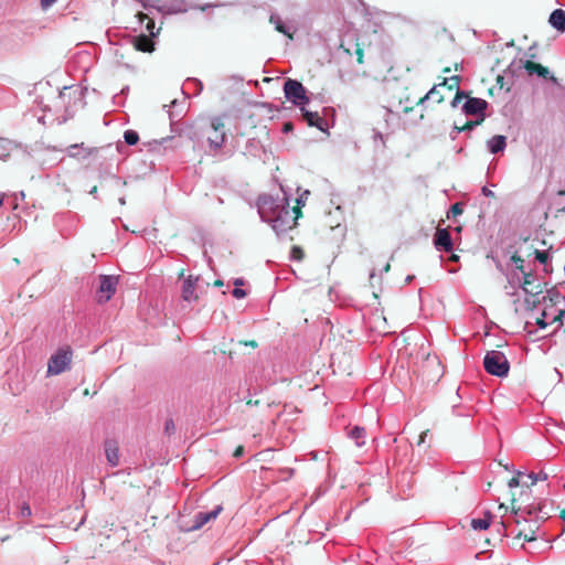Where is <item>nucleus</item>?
Masks as SVG:
<instances>
[{
	"label": "nucleus",
	"instance_id": "f257e3e1",
	"mask_svg": "<svg viewBox=\"0 0 565 565\" xmlns=\"http://www.w3.org/2000/svg\"><path fill=\"white\" fill-rule=\"evenodd\" d=\"M308 190L297 199V206L290 207L289 196L285 191L281 196L262 194L257 200L258 214L262 221L270 224L277 236H280L296 226L301 215L300 205H305Z\"/></svg>",
	"mask_w": 565,
	"mask_h": 565
},
{
	"label": "nucleus",
	"instance_id": "f03ea898",
	"mask_svg": "<svg viewBox=\"0 0 565 565\" xmlns=\"http://www.w3.org/2000/svg\"><path fill=\"white\" fill-rule=\"evenodd\" d=\"M483 367L490 375L505 377L510 371V362L503 352L491 350L483 358Z\"/></svg>",
	"mask_w": 565,
	"mask_h": 565
},
{
	"label": "nucleus",
	"instance_id": "7ed1b4c3",
	"mask_svg": "<svg viewBox=\"0 0 565 565\" xmlns=\"http://www.w3.org/2000/svg\"><path fill=\"white\" fill-rule=\"evenodd\" d=\"M285 97L297 107L306 106L309 103L305 86L297 79L288 78L284 84Z\"/></svg>",
	"mask_w": 565,
	"mask_h": 565
},
{
	"label": "nucleus",
	"instance_id": "20e7f679",
	"mask_svg": "<svg viewBox=\"0 0 565 565\" xmlns=\"http://www.w3.org/2000/svg\"><path fill=\"white\" fill-rule=\"evenodd\" d=\"M72 361V351L66 349H60L54 353L47 363V374L57 375L63 373L70 367Z\"/></svg>",
	"mask_w": 565,
	"mask_h": 565
},
{
	"label": "nucleus",
	"instance_id": "39448f33",
	"mask_svg": "<svg viewBox=\"0 0 565 565\" xmlns=\"http://www.w3.org/2000/svg\"><path fill=\"white\" fill-rule=\"evenodd\" d=\"M118 285V277L113 275L99 276V288L96 291V300L98 303H105L115 295Z\"/></svg>",
	"mask_w": 565,
	"mask_h": 565
},
{
	"label": "nucleus",
	"instance_id": "423d86ee",
	"mask_svg": "<svg viewBox=\"0 0 565 565\" xmlns=\"http://www.w3.org/2000/svg\"><path fill=\"white\" fill-rule=\"evenodd\" d=\"M516 500L515 499H512V504H515ZM513 513H514V521L515 523H520V520H519V516H522L524 521H527L526 520V516H534L536 521H544L548 518V513L543 511V507L541 503H532V504H529V505H525L524 508H522L521 505H519L518 508H515V505H513Z\"/></svg>",
	"mask_w": 565,
	"mask_h": 565
},
{
	"label": "nucleus",
	"instance_id": "0eeeda50",
	"mask_svg": "<svg viewBox=\"0 0 565 565\" xmlns=\"http://www.w3.org/2000/svg\"><path fill=\"white\" fill-rule=\"evenodd\" d=\"M488 102L478 97H468L462 105V113L467 116H477V118H486Z\"/></svg>",
	"mask_w": 565,
	"mask_h": 565
},
{
	"label": "nucleus",
	"instance_id": "6e6552de",
	"mask_svg": "<svg viewBox=\"0 0 565 565\" xmlns=\"http://www.w3.org/2000/svg\"><path fill=\"white\" fill-rule=\"evenodd\" d=\"M212 135L207 136V143L211 149L217 150L222 148L226 140V135L224 131V124L221 119H213L211 124Z\"/></svg>",
	"mask_w": 565,
	"mask_h": 565
},
{
	"label": "nucleus",
	"instance_id": "1a4fd4ad",
	"mask_svg": "<svg viewBox=\"0 0 565 565\" xmlns=\"http://www.w3.org/2000/svg\"><path fill=\"white\" fill-rule=\"evenodd\" d=\"M199 281V276L189 275L184 278L182 284L181 297L186 302H192L198 300V295L195 294V287Z\"/></svg>",
	"mask_w": 565,
	"mask_h": 565
},
{
	"label": "nucleus",
	"instance_id": "9d476101",
	"mask_svg": "<svg viewBox=\"0 0 565 565\" xmlns=\"http://www.w3.org/2000/svg\"><path fill=\"white\" fill-rule=\"evenodd\" d=\"M98 148L95 147H86L84 142L74 143L68 146L65 149V153L71 158L76 159H86L95 153H97Z\"/></svg>",
	"mask_w": 565,
	"mask_h": 565
},
{
	"label": "nucleus",
	"instance_id": "9b49d317",
	"mask_svg": "<svg viewBox=\"0 0 565 565\" xmlns=\"http://www.w3.org/2000/svg\"><path fill=\"white\" fill-rule=\"evenodd\" d=\"M434 245L437 250L451 252L454 247L452 238L447 228H438L434 236Z\"/></svg>",
	"mask_w": 565,
	"mask_h": 565
},
{
	"label": "nucleus",
	"instance_id": "f8f14e48",
	"mask_svg": "<svg viewBox=\"0 0 565 565\" xmlns=\"http://www.w3.org/2000/svg\"><path fill=\"white\" fill-rule=\"evenodd\" d=\"M222 510H223V507L218 504L210 512H198L194 515L193 524L191 525L190 530L194 531V530L201 529L203 525H205L211 520L216 519Z\"/></svg>",
	"mask_w": 565,
	"mask_h": 565
},
{
	"label": "nucleus",
	"instance_id": "ddd939ff",
	"mask_svg": "<svg viewBox=\"0 0 565 565\" xmlns=\"http://www.w3.org/2000/svg\"><path fill=\"white\" fill-rule=\"evenodd\" d=\"M519 66L524 67L530 75L536 74L540 77L548 78L554 84H557V78L555 76L551 75L550 71L541 64H537V63H534L531 61H525L523 63L521 61Z\"/></svg>",
	"mask_w": 565,
	"mask_h": 565
},
{
	"label": "nucleus",
	"instance_id": "4468645a",
	"mask_svg": "<svg viewBox=\"0 0 565 565\" xmlns=\"http://www.w3.org/2000/svg\"><path fill=\"white\" fill-rule=\"evenodd\" d=\"M536 277L532 273H522V290L530 296H537L542 292L540 284H535Z\"/></svg>",
	"mask_w": 565,
	"mask_h": 565
},
{
	"label": "nucleus",
	"instance_id": "2eb2a0df",
	"mask_svg": "<svg viewBox=\"0 0 565 565\" xmlns=\"http://www.w3.org/2000/svg\"><path fill=\"white\" fill-rule=\"evenodd\" d=\"M299 109L308 126L316 127L321 131H326L327 122L322 117L319 116L317 111L307 110L305 106L299 107Z\"/></svg>",
	"mask_w": 565,
	"mask_h": 565
},
{
	"label": "nucleus",
	"instance_id": "dca6fc26",
	"mask_svg": "<svg viewBox=\"0 0 565 565\" xmlns=\"http://www.w3.org/2000/svg\"><path fill=\"white\" fill-rule=\"evenodd\" d=\"M269 22L275 26V30L279 33H282L284 35L288 36L289 39L294 38V31H291V28L288 26L280 15L278 13L273 12L269 15Z\"/></svg>",
	"mask_w": 565,
	"mask_h": 565
},
{
	"label": "nucleus",
	"instance_id": "f3484780",
	"mask_svg": "<svg viewBox=\"0 0 565 565\" xmlns=\"http://www.w3.org/2000/svg\"><path fill=\"white\" fill-rule=\"evenodd\" d=\"M488 150L492 154L502 152L507 147V138L503 135H495L487 142Z\"/></svg>",
	"mask_w": 565,
	"mask_h": 565
},
{
	"label": "nucleus",
	"instance_id": "a211bd4d",
	"mask_svg": "<svg viewBox=\"0 0 565 565\" xmlns=\"http://www.w3.org/2000/svg\"><path fill=\"white\" fill-rule=\"evenodd\" d=\"M550 24L559 32H565V10L555 9L548 19Z\"/></svg>",
	"mask_w": 565,
	"mask_h": 565
},
{
	"label": "nucleus",
	"instance_id": "6ab92c4d",
	"mask_svg": "<svg viewBox=\"0 0 565 565\" xmlns=\"http://www.w3.org/2000/svg\"><path fill=\"white\" fill-rule=\"evenodd\" d=\"M132 43H134V47L137 51H141V52H152L153 51L152 40L145 34L134 38Z\"/></svg>",
	"mask_w": 565,
	"mask_h": 565
},
{
	"label": "nucleus",
	"instance_id": "aec40b11",
	"mask_svg": "<svg viewBox=\"0 0 565 565\" xmlns=\"http://www.w3.org/2000/svg\"><path fill=\"white\" fill-rule=\"evenodd\" d=\"M349 438L354 440L358 447H362L365 445L366 431L364 427L354 426L348 431Z\"/></svg>",
	"mask_w": 565,
	"mask_h": 565
},
{
	"label": "nucleus",
	"instance_id": "412c9836",
	"mask_svg": "<svg viewBox=\"0 0 565 565\" xmlns=\"http://www.w3.org/2000/svg\"><path fill=\"white\" fill-rule=\"evenodd\" d=\"M105 452H106V458H107L108 463L111 467L118 466V463H119L118 448L108 441V443H106Z\"/></svg>",
	"mask_w": 565,
	"mask_h": 565
},
{
	"label": "nucleus",
	"instance_id": "4be33fe9",
	"mask_svg": "<svg viewBox=\"0 0 565 565\" xmlns=\"http://www.w3.org/2000/svg\"><path fill=\"white\" fill-rule=\"evenodd\" d=\"M534 256H535V259L544 265V271L545 273H550L552 271V267L550 266V252L548 249H544V250H540V249H534Z\"/></svg>",
	"mask_w": 565,
	"mask_h": 565
},
{
	"label": "nucleus",
	"instance_id": "5701e85b",
	"mask_svg": "<svg viewBox=\"0 0 565 565\" xmlns=\"http://www.w3.org/2000/svg\"><path fill=\"white\" fill-rule=\"evenodd\" d=\"M492 515L487 512L483 518L480 519H472L471 520V527L473 530H487L491 524Z\"/></svg>",
	"mask_w": 565,
	"mask_h": 565
},
{
	"label": "nucleus",
	"instance_id": "b1692460",
	"mask_svg": "<svg viewBox=\"0 0 565 565\" xmlns=\"http://www.w3.org/2000/svg\"><path fill=\"white\" fill-rule=\"evenodd\" d=\"M508 282H509V286L505 287L507 289V294L509 295H514V291H510L509 290V287L511 289H516V288H521V284H522V277L519 275V273L514 271V273H511L509 276H508Z\"/></svg>",
	"mask_w": 565,
	"mask_h": 565
},
{
	"label": "nucleus",
	"instance_id": "393cba45",
	"mask_svg": "<svg viewBox=\"0 0 565 565\" xmlns=\"http://www.w3.org/2000/svg\"><path fill=\"white\" fill-rule=\"evenodd\" d=\"M428 99H435L437 103H441L444 100V97L439 94L437 86H434L428 90V93L420 99V104H424Z\"/></svg>",
	"mask_w": 565,
	"mask_h": 565
},
{
	"label": "nucleus",
	"instance_id": "a878e982",
	"mask_svg": "<svg viewBox=\"0 0 565 565\" xmlns=\"http://www.w3.org/2000/svg\"><path fill=\"white\" fill-rule=\"evenodd\" d=\"M124 140L128 146H135L139 141V135L136 130H126L124 132Z\"/></svg>",
	"mask_w": 565,
	"mask_h": 565
},
{
	"label": "nucleus",
	"instance_id": "bb28decb",
	"mask_svg": "<svg viewBox=\"0 0 565 565\" xmlns=\"http://www.w3.org/2000/svg\"><path fill=\"white\" fill-rule=\"evenodd\" d=\"M372 140L374 142L375 148L380 146L382 149H384L386 147L384 135L376 129H373Z\"/></svg>",
	"mask_w": 565,
	"mask_h": 565
},
{
	"label": "nucleus",
	"instance_id": "cd10ccee",
	"mask_svg": "<svg viewBox=\"0 0 565 565\" xmlns=\"http://www.w3.org/2000/svg\"><path fill=\"white\" fill-rule=\"evenodd\" d=\"M463 212V205L462 203L460 202H457L455 204H452L449 209V211L447 212V217L448 218H451V217H456L458 215H461Z\"/></svg>",
	"mask_w": 565,
	"mask_h": 565
},
{
	"label": "nucleus",
	"instance_id": "c85d7f7f",
	"mask_svg": "<svg viewBox=\"0 0 565 565\" xmlns=\"http://www.w3.org/2000/svg\"><path fill=\"white\" fill-rule=\"evenodd\" d=\"M11 142L7 139L0 138V159L6 161L9 158V148L8 146Z\"/></svg>",
	"mask_w": 565,
	"mask_h": 565
},
{
	"label": "nucleus",
	"instance_id": "c756f323",
	"mask_svg": "<svg viewBox=\"0 0 565 565\" xmlns=\"http://www.w3.org/2000/svg\"><path fill=\"white\" fill-rule=\"evenodd\" d=\"M484 119L483 118H477L476 120H468L463 126L460 127L461 130L465 131H471L477 126H479Z\"/></svg>",
	"mask_w": 565,
	"mask_h": 565
},
{
	"label": "nucleus",
	"instance_id": "7c9ffc66",
	"mask_svg": "<svg viewBox=\"0 0 565 565\" xmlns=\"http://www.w3.org/2000/svg\"><path fill=\"white\" fill-rule=\"evenodd\" d=\"M31 514H32L31 507L29 505V503L24 502L20 508L19 516L30 518Z\"/></svg>",
	"mask_w": 565,
	"mask_h": 565
},
{
	"label": "nucleus",
	"instance_id": "2f4dec72",
	"mask_svg": "<svg viewBox=\"0 0 565 565\" xmlns=\"http://www.w3.org/2000/svg\"><path fill=\"white\" fill-rule=\"evenodd\" d=\"M175 431V425L172 418H169L164 423V433L167 435H172Z\"/></svg>",
	"mask_w": 565,
	"mask_h": 565
},
{
	"label": "nucleus",
	"instance_id": "473e14b6",
	"mask_svg": "<svg viewBox=\"0 0 565 565\" xmlns=\"http://www.w3.org/2000/svg\"><path fill=\"white\" fill-rule=\"evenodd\" d=\"M511 260L514 263L515 268L518 270H520L521 274H522L524 271V267H523L524 260L520 256H518V255H513L511 257Z\"/></svg>",
	"mask_w": 565,
	"mask_h": 565
},
{
	"label": "nucleus",
	"instance_id": "72a5a7b5",
	"mask_svg": "<svg viewBox=\"0 0 565 565\" xmlns=\"http://www.w3.org/2000/svg\"><path fill=\"white\" fill-rule=\"evenodd\" d=\"M520 476H522V473H519L516 477L510 479V481L508 482L509 488L512 489L519 486H525L524 481L520 480Z\"/></svg>",
	"mask_w": 565,
	"mask_h": 565
},
{
	"label": "nucleus",
	"instance_id": "f704fd0d",
	"mask_svg": "<svg viewBox=\"0 0 565 565\" xmlns=\"http://www.w3.org/2000/svg\"><path fill=\"white\" fill-rule=\"evenodd\" d=\"M530 534H526V533H523L522 531H520L518 534H516V537H521V536H524V540L527 542V543H531V542H534L536 541V536L534 535V531L533 530H530Z\"/></svg>",
	"mask_w": 565,
	"mask_h": 565
},
{
	"label": "nucleus",
	"instance_id": "c9c22d12",
	"mask_svg": "<svg viewBox=\"0 0 565 565\" xmlns=\"http://www.w3.org/2000/svg\"><path fill=\"white\" fill-rule=\"evenodd\" d=\"M465 97H466L465 92L458 89L455 98L451 100V107H454V108L457 107L459 105V103L461 102V99Z\"/></svg>",
	"mask_w": 565,
	"mask_h": 565
},
{
	"label": "nucleus",
	"instance_id": "e433bc0d",
	"mask_svg": "<svg viewBox=\"0 0 565 565\" xmlns=\"http://www.w3.org/2000/svg\"><path fill=\"white\" fill-rule=\"evenodd\" d=\"M526 479L530 480V483L527 481H524L526 488H530L531 486H534L537 482V477L535 472H530L529 475H526Z\"/></svg>",
	"mask_w": 565,
	"mask_h": 565
},
{
	"label": "nucleus",
	"instance_id": "4c0bfd02",
	"mask_svg": "<svg viewBox=\"0 0 565 565\" xmlns=\"http://www.w3.org/2000/svg\"><path fill=\"white\" fill-rule=\"evenodd\" d=\"M234 298L242 299L246 297V291L242 288L235 287L232 291Z\"/></svg>",
	"mask_w": 565,
	"mask_h": 565
},
{
	"label": "nucleus",
	"instance_id": "58836bf2",
	"mask_svg": "<svg viewBox=\"0 0 565 565\" xmlns=\"http://www.w3.org/2000/svg\"><path fill=\"white\" fill-rule=\"evenodd\" d=\"M57 0H40L41 8L43 10L49 9L52 7Z\"/></svg>",
	"mask_w": 565,
	"mask_h": 565
},
{
	"label": "nucleus",
	"instance_id": "ea45409f",
	"mask_svg": "<svg viewBox=\"0 0 565 565\" xmlns=\"http://www.w3.org/2000/svg\"><path fill=\"white\" fill-rule=\"evenodd\" d=\"M542 316H543V318L542 319H537V321H536V324L539 326L540 329H544L547 326V323L544 320L546 313L543 312Z\"/></svg>",
	"mask_w": 565,
	"mask_h": 565
},
{
	"label": "nucleus",
	"instance_id": "a19ab883",
	"mask_svg": "<svg viewBox=\"0 0 565 565\" xmlns=\"http://www.w3.org/2000/svg\"><path fill=\"white\" fill-rule=\"evenodd\" d=\"M482 194L487 198H492L494 196V192L491 191L490 189H488L487 186H483L482 190H481Z\"/></svg>",
	"mask_w": 565,
	"mask_h": 565
},
{
	"label": "nucleus",
	"instance_id": "79ce46f5",
	"mask_svg": "<svg viewBox=\"0 0 565 565\" xmlns=\"http://www.w3.org/2000/svg\"><path fill=\"white\" fill-rule=\"evenodd\" d=\"M460 127H461V126H457V125L455 124L454 129H452V131H451V138H452V139H455V138H456V136H457L458 134H460V132H463V131H465V130H461V129H460Z\"/></svg>",
	"mask_w": 565,
	"mask_h": 565
},
{
	"label": "nucleus",
	"instance_id": "37998d69",
	"mask_svg": "<svg viewBox=\"0 0 565 565\" xmlns=\"http://www.w3.org/2000/svg\"><path fill=\"white\" fill-rule=\"evenodd\" d=\"M536 477H537V481H545L547 480L548 476L546 472L544 471H540L536 473Z\"/></svg>",
	"mask_w": 565,
	"mask_h": 565
},
{
	"label": "nucleus",
	"instance_id": "c03bdc74",
	"mask_svg": "<svg viewBox=\"0 0 565 565\" xmlns=\"http://www.w3.org/2000/svg\"><path fill=\"white\" fill-rule=\"evenodd\" d=\"M292 128H294L292 122L288 121V122L284 124L282 131L287 134V132L291 131Z\"/></svg>",
	"mask_w": 565,
	"mask_h": 565
},
{
	"label": "nucleus",
	"instance_id": "a18cd8bd",
	"mask_svg": "<svg viewBox=\"0 0 565 565\" xmlns=\"http://www.w3.org/2000/svg\"><path fill=\"white\" fill-rule=\"evenodd\" d=\"M243 454H244V447H243V446H238V447L236 448V450L234 451V456H235V457H237V458H238V457H242V456H243Z\"/></svg>",
	"mask_w": 565,
	"mask_h": 565
},
{
	"label": "nucleus",
	"instance_id": "49530a36",
	"mask_svg": "<svg viewBox=\"0 0 565 565\" xmlns=\"http://www.w3.org/2000/svg\"><path fill=\"white\" fill-rule=\"evenodd\" d=\"M356 60L360 64L363 63V51L361 49L356 50Z\"/></svg>",
	"mask_w": 565,
	"mask_h": 565
},
{
	"label": "nucleus",
	"instance_id": "de8ad7c7",
	"mask_svg": "<svg viewBox=\"0 0 565 565\" xmlns=\"http://www.w3.org/2000/svg\"><path fill=\"white\" fill-rule=\"evenodd\" d=\"M550 296H551V300L554 301L556 298L559 297V292L558 291H555V290H551L548 291Z\"/></svg>",
	"mask_w": 565,
	"mask_h": 565
},
{
	"label": "nucleus",
	"instance_id": "09e8293b",
	"mask_svg": "<svg viewBox=\"0 0 565 565\" xmlns=\"http://www.w3.org/2000/svg\"><path fill=\"white\" fill-rule=\"evenodd\" d=\"M426 436H427V431H423V433L420 434V436H419V441H418V444L424 443V441H425Z\"/></svg>",
	"mask_w": 565,
	"mask_h": 565
},
{
	"label": "nucleus",
	"instance_id": "8fccbe9b",
	"mask_svg": "<svg viewBox=\"0 0 565 565\" xmlns=\"http://www.w3.org/2000/svg\"><path fill=\"white\" fill-rule=\"evenodd\" d=\"M173 140V137H167V138H162L161 141L159 142L160 145H164L169 141Z\"/></svg>",
	"mask_w": 565,
	"mask_h": 565
},
{
	"label": "nucleus",
	"instance_id": "3c124183",
	"mask_svg": "<svg viewBox=\"0 0 565 565\" xmlns=\"http://www.w3.org/2000/svg\"><path fill=\"white\" fill-rule=\"evenodd\" d=\"M243 279L242 278H236L235 281H234V285L237 287V286H241L243 285Z\"/></svg>",
	"mask_w": 565,
	"mask_h": 565
},
{
	"label": "nucleus",
	"instance_id": "603ef678",
	"mask_svg": "<svg viewBox=\"0 0 565 565\" xmlns=\"http://www.w3.org/2000/svg\"><path fill=\"white\" fill-rule=\"evenodd\" d=\"M89 194L94 195L96 198L97 195V188L94 186L90 191H89Z\"/></svg>",
	"mask_w": 565,
	"mask_h": 565
},
{
	"label": "nucleus",
	"instance_id": "864d4df0",
	"mask_svg": "<svg viewBox=\"0 0 565 565\" xmlns=\"http://www.w3.org/2000/svg\"><path fill=\"white\" fill-rule=\"evenodd\" d=\"M211 7H213V6H212V4H210V3H206V4L202 6V7H200V9H201L202 11H205L207 8H211Z\"/></svg>",
	"mask_w": 565,
	"mask_h": 565
},
{
	"label": "nucleus",
	"instance_id": "5fc2aeb1",
	"mask_svg": "<svg viewBox=\"0 0 565 565\" xmlns=\"http://www.w3.org/2000/svg\"><path fill=\"white\" fill-rule=\"evenodd\" d=\"M450 81L454 82L455 85H458L459 78H458V76H454L450 78Z\"/></svg>",
	"mask_w": 565,
	"mask_h": 565
},
{
	"label": "nucleus",
	"instance_id": "6e6d98bb",
	"mask_svg": "<svg viewBox=\"0 0 565 565\" xmlns=\"http://www.w3.org/2000/svg\"><path fill=\"white\" fill-rule=\"evenodd\" d=\"M292 253H299L301 255V249L297 246H294Z\"/></svg>",
	"mask_w": 565,
	"mask_h": 565
},
{
	"label": "nucleus",
	"instance_id": "4d7b16f0",
	"mask_svg": "<svg viewBox=\"0 0 565 565\" xmlns=\"http://www.w3.org/2000/svg\"><path fill=\"white\" fill-rule=\"evenodd\" d=\"M458 259H459V256H457V255H451V257H450V260H452V262H457Z\"/></svg>",
	"mask_w": 565,
	"mask_h": 565
},
{
	"label": "nucleus",
	"instance_id": "13d9d810",
	"mask_svg": "<svg viewBox=\"0 0 565 565\" xmlns=\"http://www.w3.org/2000/svg\"><path fill=\"white\" fill-rule=\"evenodd\" d=\"M169 118L171 120V125H173V120H174V117H173V114L171 111H169Z\"/></svg>",
	"mask_w": 565,
	"mask_h": 565
},
{
	"label": "nucleus",
	"instance_id": "bf43d9fd",
	"mask_svg": "<svg viewBox=\"0 0 565 565\" xmlns=\"http://www.w3.org/2000/svg\"><path fill=\"white\" fill-rule=\"evenodd\" d=\"M215 286H223V281L222 280H216L215 281Z\"/></svg>",
	"mask_w": 565,
	"mask_h": 565
},
{
	"label": "nucleus",
	"instance_id": "052dcab7",
	"mask_svg": "<svg viewBox=\"0 0 565 565\" xmlns=\"http://www.w3.org/2000/svg\"><path fill=\"white\" fill-rule=\"evenodd\" d=\"M3 204V194L0 193V207L2 206Z\"/></svg>",
	"mask_w": 565,
	"mask_h": 565
},
{
	"label": "nucleus",
	"instance_id": "680f3d73",
	"mask_svg": "<svg viewBox=\"0 0 565 565\" xmlns=\"http://www.w3.org/2000/svg\"><path fill=\"white\" fill-rule=\"evenodd\" d=\"M383 270H384V271H388V270H390V264H386V265L384 266V269H383Z\"/></svg>",
	"mask_w": 565,
	"mask_h": 565
},
{
	"label": "nucleus",
	"instance_id": "e2e57ef3",
	"mask_svg": "<svg viewBox=\"0 0 565 565\" xmlns=\"http://www.w3.org/2000/svg\"><path fill=\"white\" fill-rule=\"evenodd\" d=\"M412 280H413V276H408V277L406 278V281H407V282H409V281H412Z\"/></svg>",
	"mask_w": 565,
	"mask_h": 565
},
{
	"label": "nucleus",
	"instance_id": "0e129e2a",
	"mask_svg": "<svg viewBox=\"0 0 565 565\" xmlns=\"http://www.w3.org/2000/svg\"><path fill=\"white\" fill-rule=\"evenodd\" d=\"M292 254H294V258L300 259V256H298L299 253H292Z\"/></svg>",
	"mask_w": 565,
	"mask_h": 565
},
{
	"label": "nucleus",
	"instance_id": "69168bd1",
	"mask_svg": "<svg viewBox=\"0 0 565 565\" xmlns=\"http://www.w3.org/2000/svg\"><path fill=\"white\" fill-rule=\"evenodd\" d=\"M256 345H257V344H256V342H255V341H252V342L249 343V347H256Z\"/></svg>",
	"mask_w": 565,
	"mask_h": 565
},
{
	"label": "nucleus",
	"instance_id": "338daca9",
	"mask_svg": "<svg viewBox=\"0 0 565 565\" xmlns=\"http://www.w3.org/2000/svg\"><path fill=\"white\" fill-rule=\"evenodd\" d=\"M119 202H120V204H125V198H121V199L119 200Z\"/></svg>",
	"mask_w": 565,
	"mask_h": 565
},
{
	"label": "nucleus",
	"instance_id": "774afa93",
	"mask_svg": "<svg viewBox=\"0 0 565 565\" xmlns=\"http://www.w3.org/2000/svg\"><path fill=\"white\" fill-rule=\"evenodd\" d=\"M562 519L565 520V510L562 512Z\"/></svg>",
	"mask_w": 565,
	"mask_h": 565
}]
</instances>
